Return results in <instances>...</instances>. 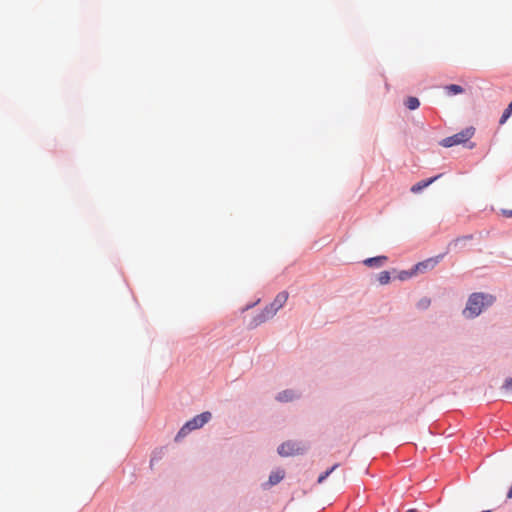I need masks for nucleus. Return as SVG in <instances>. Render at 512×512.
Returning a JSON list of instances; mask_svg holds the SVG:
<instances>
[{
    "mask_svg": "<svg viewBox=\"0 0 512 512\" xmlns=\"http://www.w3.org/2000/svg\"><path fill=\"white\" fill-rule=\"evenodd\" d=\"M288 297L289 294L286 291L278 293L275 296L274 300L269 305H267L261 311V313H259L256 317L253 318L250 325L252 327H256L266 322L267 320L273 318L276 315V313L285 305V303L288 300Z\"/></svg>",
    "mask_w": 512,
    "mask_h": 512,
    "instance_id": "obj_1",
    "label": "nucleus"
},
{
    "mask_svg": "<svg viewBox=\"0 0 512 512\" xmlns=\"http://www.w3.org/2000/svg\"><path fill=\"white\" fill-rule=\"evenodd\" d=\"M494 301L495 297L490 294L474 293L468 299L464 314L467 317H476L485 307L491 306Z\"/></svg>",
    "mask_w": 512,
    "mask_h": 512,
    "instance_id": "obj_2",
    "label": "nucleus"
},
{
    "mask_svg": "<svg viewBox=\"0 0 512 512\" xmlns=\"http://www.w3.org/2000/svg\"><path fill=\"white\" fill-rule=\"evenodd\" d=\"M211 417L212 415L208 411L196 415L182 426V428L177 433L175 440L178 441L181 438L187 436L191 431L203 427L207 422L210 421Z\"/></svg>",
    "mask_w": 512,
    "mask_h": 512,
    "instance_id": "obj_3",
    "label": "nucleus"
},
{
    "mask_svg": "<svg viewBox=\"0 0 512 512\" xmlns=\"http://www.w3.org/2000/svg\"><path fill=\"white\" fill-rule=\"evenodd\" d=\"M475 129L473 127H468L459 133L446 137L441 141V145L443 147H452L459 144L466 143L472 136L474 135Z\"/></svg>",
    "mask_w": 512,
    "mask_h": 512,
    "instance_id": "obj_4",
    "label": "nucleus"
},
{
    "mask_svg": "<svg viewBox=\"0 0 512 512\" xmlns=\"http://www.w3.org/2000/svg\"><path fill=\"white\" fill-rule=\"evenodd\" d=\"M304 451L305 447L292 441L284 442L278 447V453L284 457L302 454Z\"/></svg>",
    "mask_w": 512,
    "mask_h": 512,
    "instance_id": "obj_5",
    "label": "nucleus"
},
{
    "mask_svg": "<svg viewBox=\"0 0 512 512\" xmlns=\"http://www.w3.org/2000/svg\"><path fill=\"white\" fill-rule=\"evenodd\" d=\"M443 256L440 255V256H436V257H432V258H428L422 262H419L417 263L415 266H414V270L417 273H423L427 270H431L433 269L440 261V259L442 258Z\"/></svg>",
    "mask_w": 512,
    "mask_h": 512,
    "instance_id": "obj_6",
    "label": "nucleus"
},
{
    "mask_svg": "<svg viewBox=\"0 0 512 512\" xmlns=\"http://www.w3.org/2000/svg\"><path fill=\"white\" fill-rule=\"evenodd\" d=\"M440 177H441V174H439L435 177L429 178L427 180L419 181L416 184H414L410 190L412 193H419L420 191H422L424 188L431 185L434 181H436Z\"/></svg>",
    "mask_w": 512,
    "mask_h": 512,
    "instance_id": "obj_7",
    "label": "nucleus"
},
{
    "mask_svg": "<svg viewBox=\"0 0 512 512\" xmlns=\"http://www.w3.org/2000/svg\"><path fill=\"white\" fill-rule=\"evenodd\" d=\"M285 476V472L282 469L273 471L270 476L267 485L273 486L278 484Z\"/></svg>",
    "mask_w": 512,
    "mask_h": 512,
    "instance_id": "obj_8",
    "label": "nucleus"
},
{
    "mask_svg": "<svg viewBox=\"0 0 512 512\" xmlns=\"http://www.w3.org/2000/svg\"><path fill=\"white\" fill-rule=\"evenodd\" d=\"M386 261V256H377L364 260V264L369 267H381Z\"/></svg>",
    "mask_w": 512,
    "mask_h": 512,
    "instance_id": "obj_9",
    "label": "nucleus"
},
{
    "mask_svg": "<svg viewBox=\"0 0 512 512\" xmlns=\"http://www.w3.org/2000/svg\"><path fill=\"white\" fill-rule=\"evenodd\" d=\"M297 397V395L295 394V392L293 390H285V391H282L280 392L276 399L280 402H289V401H292L293 399H295Z\"/></svg>",
    "mask_w": 512,
    "mask_h": 512,
    "instance_id": "obj_10",
    "label": "nucleus"
},
{
    "mask_svg": "<svg viewBox=\"0 0 512 512\" xmlns=\"http://www.w3.org/2000/svg\"><path fill=\"white\" fill-rule=\"evenodd\" d=\"M444 89L448 95H457L464 92L463 87L457 84L447 85L444 87Z\"/></svg>",
    "mask_w": 512,
    "mask_h": 512,
    "instance_id": "obj_11",
    "label": "nucleus"
},
{
    "mask_svg": "<svg viewBox=\"0 0 512 512\" xmlns=\"http://www.w3.org/2000/svg\"><path fill=\"white\" fill-rule=\"evenodd\" d=\"M419 105H420V102H419L418 98H416V97H409L406 100V106L410 110L417 109L419 107Z\"/></svg>",
    "mask_w": 512,
    "mask_h": 512,
    "instance_id": "obj_12",
    "label": "nucleus"
},
{
    "mask_svg": "<svg viewBox=\"0 0 512 512\" xmlns=\"http://www.w3.org/2000/svg\"><path fill=\"white\" fill-rule=\"evenodd\" d=\"M472 239V236L471 235H468V236H463V237H458L454 240H452L448 247H458L460 244H462L463 242L467 241V240H470Z\"/></svg>",
    "mask_w": 512,
    "mask_h": 512,
    "instance_id": "obj_13",
    "label": "nucleus"
},
{
    "mask_svg": "<svg viewBox=\"0 0 512 512\" xmlns=\"http://www.w3.org/2000/svg\"><path fill=\"white\" fill-rule=\"evenodd\" d=\"M339 464H334L330 469H328L327 471H325L324 473L320 474V476L318 477V480L317 482L319 484L323 483L324 480L333 472L335 471L337 468H338Z\"/></svg>",
    "mask_w": 512,
    "mask_h": 512,
    "instance_id": "obj_14",
    "label": "nucleus"
},
{
    "mask_svg": "<svg viewBox=\"0 0 512 512\" xmlns=\"http://www.w3.org/2000/svg\"><path fill=\"white\" fill-rule=\"evenodd\" d=\"M511 114H512V103L510 102L508 107L504 110L499 123L501 125H503L508 120V118L511 116Z\"/></svg>",
    "mask_w": 512,
    "mask_h": 512,
    "instance_id": "obj_15",
    "label": "nucleus"
},
{
    "mask_svg": "<svg viewBox=\"0 0 512 512\" xmlns=\"http://www.w3.org/2000/svg\"><path fill=\"white\" fill-rule=\"evenodd\" d=\"M416 275L414 268L411 271H401L398 273L397 278L401 281L407 280L410 277Z\"/></svg>",
    "mask_w": 512,
    "mask_h": 512,
    "instance_id": "obj_16",
    "label": "nucleus"
},
{
    "mask_svg": "<svg viewBox=\"0 0 512 512\" xmlns=\"http://www.w3.org/2000/svg\"><path fill=\"white\" fill-rule=\"evenodd\" d=\"M378 281L381 285H386L390 282V273L388 271H382L378 276Z\"/></svg>",
    "mask_w": 512,
    "mask_h": 512,
    "instance_id": "obj_17",
    "label": "nucleus"
},
{
    "mask_svg": "<svg viewBox=\"0 0 512 512\" xmlns=\"http://www.w3.org/2000/svg\"><path fill=\"white\" fill-rule=\"evenodd\" d=\"M429 305H430V299H428V298L421 299L417 304L418 308H420V309H426L429 307Z\"/></svg>",
    "mask_w": 512,
    "mask_h": 512,
    "instance_id": "obj_18",
    "label": "nucleus"
},
{
    "mask_svg": "<svg viewBox=\"0 0 512 512\" xmlns=\"http://www.w3.org/2000/svg\"><path fill=\"white\" fill-rule=\"evenodd\" d=\"M504 387H505L506 389H512V378H509V379H507V380L505 381V383H504Z\"/></svg>",
    "mask_w": 512,
    "mask_h": 512,
    "instance_id": "obj_19",
    "label": "nucleus"
},
{
    "mask_svg": "<svg viewBox=\"0 0 512 512\" xmlns=\"http://www.w3.org/2000/svg\"><path fill=\"white\" fill-rule=\"evenodd\" d=\"M502 215L507 217V218H511L512 217V210H502Z\"/></svg>",
    "mask_w": 512,
    "mask_h": 512,
    "instance_id": "obj_20",
    "label": "nucleus"
},
{
    "mask_svg": "<svg viewBox=\"0 0 512 512\" xmlns=\"http://www.w3.org/2000/svg\"><path fill=\"white\" fill-rule=\"evenodd\" d=\"M258 302H259V300H258L256 303L252 304V305H248V306H246V308H245L244 310H248V309H250L251 307H253L254 305H256Z\"/></svg>",
    "mask_w": 512,
    "mask_h": 512,
    "instance_id": "obj_21",
    "label": "nucleus"
},
{
    "mask_svg": "<svg viewBox=\"0 0 512 512\" xmlns=\"http://www.w3.org/2000/svg\"><path fill=\"white\" fill-rule=\"evenodd\" d=\"M407 512H418L416 509H410Z\"/></svg>",
    "mask_w": 512,
    "mask_h": 512,
    "instance_id": "obj_22",
    "label": "nucleus"
},
{
    "mask_svg": "<svg viewBox=\"0 0 512 512\" xmlns=\"http://www.w3.org/2000/svg\"><path fill=\"white\" fill-rule=\"evenodd\" d=\"M511 103H512V100H511Z\"/></svg>",
    "mask_w": 512,
    "mask_h": 512,
    "instance_id": "obj_23",
    "label": "nucleus"
}]
</instances>
